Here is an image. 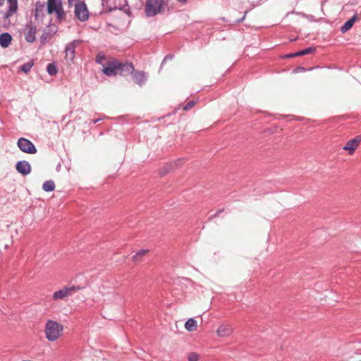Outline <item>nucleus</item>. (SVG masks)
I'll return each instance as SVG.
<instances>
[{
    "instance_id": "nucleus-1",
    "label": "nucleus",
    "mask_w": 361,
    "mask_h": 361,
    "mask_svg": "<svg viewBox=\"0 0 361 361\" xmlns=\"http://www.w3.org/2000/svg\"><path fill=\"white\" fill-rule=\"evenodd\" d=\"M134 66L130 63H121L114 59H109L103 65L102 73L107 76L126 75L133 73Z\"/></svg>"
},
{
    "instance_id": "nucleus-2",
    "label": "nucleus",
    "mask_w": 361,
    "mask_h": 361,
    "mask_svg": "<svg viewBox=\"0 0 361 361\" xmlns=\"http://www.w3.org/2000/svg\"><path fill=\"white\" fill-rule=\"evenodd\" d=\"M63 326L54 320L49 319L44 326L45 337L49 341L58 340L63 334Z\"/></svg>"
},
{
    "instance_id": "nucleus-3",
    "label": "nucleus",
    "mask_w": 361,
    "mask_h": 361,
    "mask_svg": "<svg viewBox=\"0 0 361 361\" xmlns=\"http://www.w3.org/2000/svg\"><path fill=\"white\" fill-rule=\"evenodd\" d=\"M47 13L48 14L55 13L59 20L64 19L66 14L61 0H47Z\"/></svg>"
},
{
    "instance_id": "nucleus-4",
    "label": "nucleus",
    "mask_w": 361,
    "mask_h": 361,
    "mask_svg": "<svg viewBox=\"0 0 361 361\" xmlns=\"http://www.w3.org/2000/svg\"><path fill=\"white\" fill-rule=\"evenodd\" d=\"M164 0H147L145 11L147 17H152L160 13L163 10Z\"/></svg>"
},
{
    "instance_id": "nucleus-5",
    "label": "nucleus",
    "mask_w": 361,
    "mask_h": 361,
    "mask_svg": "<svg viewBox=\"0 0 361 361\" xmlns=\"http://www.w3.org/2000/svg\"><path fill=\"white\" fill-rule=\"evenodd\" d=\"M74 13L77 18L82 22L86 21L89 18V11L84 1L75 2Z\"/></svg>"
},
{
    "instance_id": "nucleus-6",
    "label": "nucleus",
    "mask_w": 361,
    "mask_h": 361,
    "mask_svg": "<svg viewBox=\"0 0 361 361\" xmlns=\"http://www.w3.org/2000/svg\"><path fill=\"white\" fill-rule=\"evenodd\" d=\"M18 147L21 151L27 154H35L37 152V149L35 145L29 140L20 137L18 140Z\"/></svg>"
},
{
    "instance_id": "nucleus-7",
    "label": "nucleus",
    "mask_w": 361,
    "mask_h": 361,
    "mask_svg": "<svg viewBox=\"0 0 361 361\" xmlns=\"http://www.w3.org/2000/svg\"><path fill=\"white\" fill-rule=\"evenodd\" d=\"M361 142V136H356L355 138L348 140L345 145L343 147V150L347 151L348 154L352 155L354 154L356 149L358 147Z\"/></svg>"
},
{
    "instance_id": "nucleus-8",
    "label": "nucleus",
    "mask_w": 361,
    "mask_h": 361,
    "mask_svg": "<svg viewBox=\"0 0 361 361\" xmlns=\"http://www.w3.org/2000/svg\"><path fill=\"white\" fill-rule=\"evenodd\" d=\"M216 332L219 338H228L233 334V329L230 324H221L218 326Z\"/></svg>"
},
{
    "instance_id": "nucleus-9",
    "label": "nucleus",
    "mask_w": 361,
    "mask_h": 361,
    "mask_svg": "<svg viewBox=\"0 0 361 361\" xmlns=\"http://www.w3.org/2000/svg\"><path fill=\"white\" fill-rule=\"evenodd\" d=\"M78 288L75 287L71 288H63L58 291H56L53 294L54 300L63 299L69 295H71L73 292H75Z\"/></svg>"
},
{
    "instance_id": "nucleus-10",
    "label": "nucleus",
    "mask_w": 361,
    "mask_h": 361,
    "mask_svg": "<svg viewBox=\"0 0 361 361\" xmlns=\"http://www.w3.org/2000/svg\"><path fill=\"white\" fill-rule=\"evenodd\" d=\"M16 170L18 173L25 176L31 172V166L26 161H20L16 164Z\"/></svg>"
},
{
    "instance_id": "nucleus-11",
    "label": "nucleus",
    "mask_w": 361,
    "mask_h": 361,
    "mask_svg": "<svg viewBox=\"0 0 361 361\" xmlns=\"http://www.w3.org/2000/svg\"><path fill=\"white\" fill-rule=\"evenodd\" d=\"M8 4V11L5 13V17L6 18L12 16L17 12L18 10V2L17 0H7Z\"/></svg>"
},
{
    "instance_id": "nucleus-12",
    "label": "nucleus",
    "mask_w": 361,
    "mask_h": 361,
    "mask_svg": "<svg viewBox=\"0 0 361 361\" xmlns=\"http://www.w3.org/2000/svg\"><path fill=\"white\" fill-rule=\"evenodd\" d=\"M36 28L35 27H27L25 32V39L28 42H33L35 40Z\"/></svg>"
},
{
    "instance_id": "nucleus-13",
    "label": "nucleus",
    "mask_w": 361,
    "mask_h": 361,
    "mask_svg": "<svg viewBox=\"0 0 361 361\" xmlns=\"http://www.w3.org/2000/svg\"><path fill=\"white\" fill-rule=\"evenodd\" d=\"M12 40V37L8 33H3L0 35V45L2 47H8L11 44Z\"/></svg>"
},
{
    "instance_id": "nucleus-14",
    "label": "nucleus",
    "mask_w": 361,
    "mask_h": 361,
    "mask_svg": "<svg viewBox=\"0 0 361 361\" xmlns=\"http://www.w3.org/2000/svg\"><path fill=\"white\" fill-rule=\"evenodd\" d=\"M133 77L134 81L138 85L142 84L145 80V73L142 71H133Z\"/></svg>"
},
{
    "instance_id": "nucleus-15",
    "label": "nucleus",
    "mask_w": 361,
    "mask_h": 361,
    "mask_svg": "<svg viewBox=\"0 0 361 361\" xmlns=\"http://www.w3.org/2000/svg\"><path fill=\"white\" fill-rule=\"evenodd\" d=\"M185 328L190 332L195 331L197 328V322L192 318L189 319L185 324Z\"/></svg>"
},
{
    "instance_id": "nucleus-16",
    "label": "nucleus",
    "mask_w": 361,
    "mask_h": 361,
    "mask_svg": "<svg viewBox=\"0 0 361 361\" xmlns=\"http://www.w3.org/2000/svg\"><path fill=\"white\" fill-rule=\"evenodd\" d=\"M357 20V16H353L350 20L345 23V24L341 27L342 32H345L349 30L353 25L354 23Z\"/></svg>"
},
{
    "instance_id": "nucleus-17",
    "label": "nucleus",
    "mask_w": 361,
    "mask_h": 361,
    "mask_svg": "<svg viewBox=\"0 0 361 361\" xmlns=\"http://www.w3.org/2000/svg\"><path fill=\"white\" fill-rule=\"evenodd\" d=\"M66 59L72 61L75 57V47L70 45L66 49Z\"/></svg>"
},
{
    "instance_id": "nucleus-18",
    "label": "nucleus",
    "mask_w": 361,
    "mask_h": 361,
    "mask_svg": "<svg viewBox=\"0 0 361 361\" xmlns=\"http://www.w3.org/2000/svg\"><path fill=\"white\" fill-rule=\"evenodd\" d=\"M42 188L46 192H51L55 189V183L52 180H47L43 183Z\"/></svg>"
},
{
    "instance_id": "nucleus-19",
    "label": "nucleus",
    "mask_w": 361,
    "mask_h": 361,
    "mask_svg": "<svg viewBox=\"0 0 361 361\" xmlns=\"http://www.w3.org/2000/svg\"><path fill=\"white\" fill-rule=\"evenodd\" d=\"M149 252L148 250H140L135 255L133 256L132 259L133 262H139L141 258L145 256Z\"/></svg>"
},
{
    "instance_id": "nucleus-20",
    "label": "nucleus",
    "mask_w": 361,
    "mask_h": 361,
    "mask_svg": "<svg viewBox=\"0 0 361 361\" xmlns=\"http://www.w3.org/2000/svg\"><path fill=\"white\" fill-rule=\"evenodd\" d=\"M314 51H315L314 48L309 47V48L305 49H303L302 51H300L294 54V56H303V55H305V54H309L313 53Z\"/></svg>"
},
{
    "instance_id": "nucleus-21",
    "label": "nucleus",
    "mask_w": 361,
    "mask_h": 361,
    "mask_svg": "<svg viewBox=\"0 0 361 361\" xmlns=\"http://www.w3.org/2000/svg\"><path fill=\"white\" fill-rule=\"evenodd\" d=\"M108 59H106L105 56L104 54L99 52L97 56H96V62L101 64L102 66L104 64L106 63V61H107Z\"/></svg>"
},
{
    "instance_id": "nucleus-22",
    "label": "nucleus",
    "mask_w": 361,
    "mask_h": 361,
    "mask_svg": "<svg viewBox=\"0 0 361 361\" xmlns=\"http://www.w3.org/2000/svg\"><path fill=\"white\" fill-rule=\"evenodd\" d=\"M33 65H34V63H33L32 61H29L28 63L23 64L20 67V71H22L23 72H24L25 73H27L28 72L30 71V70H31L32 67L33 66Z\"/></svg>"
},
{
    "instance_id": "nucleus-23",
    "label": "nucleus",
    "mask_w": 361,
    "mask_h": 361,
    "mask_svg": "<svg viewBox=\"0 0 361 361\" xmlns=\"http://www.w3.org/2000/svg\"><path fill=\"white\" fill-rule=\"evenodd\" d=\"M47 71L51 75H54L57 73L56 67L54 63H49L47 67Z\"/></svg>"
},
{
    "instance_id": "nucleus-24",
    "label": "nucleus",
    "mask_w": 361,
    "mask_h": 361,
    "mask_svg": "<svg viewBox=\"0 0 361 361\" xmlns=\"http://www.w3.org/2000/svg\"><path fill=\"white\" fill-rule=\"evenodd\" d=\"M187 357L188 361H199L200 360V355L195 352L188 353Z\"/></svg>"
},
{
    "instance_id": "nucleus-25",
    "label": "nucleus",
    "mask_w": 361,
    "mask_h": 361,
    "mask_svg": "<svg viewBox=\"0 0 361 361\" xmlns=\"http://www.w3.org/2000/svg\"><path fill=\"white\" fill-rule=\"evenodd\" d=\"M195 104V102L194 101H190L189 102H188L184 106H183V109L185 111H188V110H190V109H192Z\"/></svg>"
},
{
    "instance_id": "nucleus-26",
    "label": "nucleus",
    "mask_w": 361,
    "mask_h": 361,
    "mask_svg": "<svg viewBox=\"0 0 361 361\" xmlns=\"http://www.w3.org/2000/svg\"><path fill=\"white\" fill-rule=\"evenodd\" d=\"M177 1H178V2H180V3H183V4H185V3L188 1V0H177Z\"/></svg>"
}]
</instances>
